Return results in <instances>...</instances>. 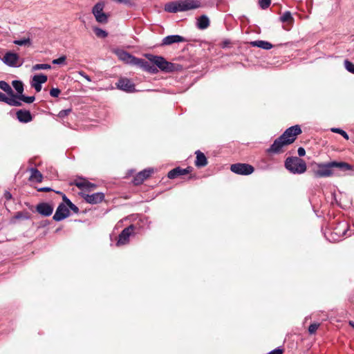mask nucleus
<instances>
[{"instance_id": "obj_1", "label": "nucleus", "mask_w": 354, "mask_h": 354, "mask_svg": "<svg viewBox=\"0 0 354 354\" xmlns=\"http://www.w3.org/2000/svg\"><path fill=\"white\" fill-rule=\"evenodd\" d=\"M312 172L316 178H327L335 174L334 169L346 171L353 170V166L345 162H312Z\"/></svg>"}, {"instance_id": "obj_2", "label": "nucleus", "mask_w": 354, "mask_h": 354, "mask_svg": "<svg viewBox=\"0 0 354 354\" xmlns=\"http://www.w3.org/2000/svg\"><path fill=\"white\" fill-rule=\"evenodd\" d=\"M301 133L299 125L292 126L287 129L284 133L268 149V153H279L283 151V148L292 143L296 140V136Z\"/></svg>"}, {"instance_id": "obj_3", "label": "nucleus", "mask_w": 354, "mask_h": 354, "mask_svg": "<svg viewBox=\"0 0 354 354\" xmlns=\"http://www.w3.org/2000/svg\"><path fill=\"white\" fill-rule=\"evenodd\" d=\"M285 167L292 174H301L307 169L305 161L298 157H288L285 161Z\"/></svg>"}, {"instance_id": "obj_4", "label": "nucleus", "mask_w": 354, "mask_h": 354, "mask_svg": "<svg viewBox=\"0 0 354 354\" xmlns=\"http://www.w3.org/2000/svg\"><path fill=\"white\" fill-rule=\"evenodd\" d=\"M146 57L151 63L154 64L161 71L165 72H171L174 70V64L167 62L161 56H156L153 55H147Z\"/></svg>"}, {"instance_id": "obj_5", "label": "nucleus", "mask_w": 354, "mask_h": 354, "mask_svg": "<svg viewBox=\"0 0 354 354\" xmlns=\"http://www.w3.org/2000/svg\"><path fill=\"white\" fill-rule=\"evenodd\" d=\"M104 2L99 1L92 8V14L95 17L96 21L102 24L108 22L109 17L108 14L104 12Z\"/></svg>"}, {"instance_id": "obj_6", "label": "nucleus", "mask_w": 354, "mask_h": 354, "mask_svg": "<svg viewBox=\"0 0 354 354\" xmlns=\"http://www.w3.org/2000/svg\"><path fill=\"white\" fill-rule=\"evenodd\" d=\"M230 170L236 174L249 175L253 173L254 167L246 163H236L230 166Z\"/></svg>"}, {"instance_id": "obj_7", "label": "nucleus", "mask_w": 354, "mask_h": 354, "mask_svg": "<svg viewBox=\"0 0 354 354\" xmlns=\"http://www.w3.org/2000/svg\"><path fill=\"white\" fill-rule=\"evenodd\" d=\"M133 229L134 226L133 225H131L129 227L124 228L120 234L116 245L120 246L128 243L129 241V236L133 233Z\"/></svg>"}, {"instance_id": "obj_8", "label": "nucleus", "mask_w": 354, "mask_h": 354, "mask_svg": "<svg viewBox=\"0 0 354 354\" xmlns=\"http://www.w3.org/2000/svg\"><path fill=\"white\" fill-rule=\"evenodd\" d=\"M69 216V210L66 205L64 203H61L55 214L53 215V219L56 221H60L66 218H67Z\"/></svg>"}, {"instance_id": "obj_9", "label": "nucleus", "mask_w": 354, "mask_h": 354, "mask_svg": "<svg viewBox=\"0 0 354 354\" xmlns=\"http://www.w3.org/2000/svg\"><path fill=\"white\" fill-rule=\"evenodd\" d=\"M19 57L13 53H7L3 58V62L9 66H19L21 63L19 62Z\"/></svg>"}, {"instance_id": "obj_10", "label": "nucleus", "mask_w": 354, "mask_h": 354, "mask_svg": "<svg viewBox=\"0 0 354 354\" xmlns=\"http://www.w3.org/2000/svg\"><path fill=\"white\" fill-rule=\"evenodd\" d=\"M82 197L88 203L97 204L104 200V195L102 192H97L91 194H83Z\"/></svg>"}, {"instance_id": "obj_11", "label": "nucleus", "mask_w": 354, "mask_h": 354, "mask_svg": "<svg viewBox=\"0 0 354 354\" xmlns=\"http://www.w3.org/2000/svg\"><path fill=\"white\" fill-rule=\"evenodd\" d=\"M202 6L199 0H181L182 12L195 10Z\"/></svg>"}, {"instance_id": "obj_12", "label": "nucleus", "mask_w": 354, "mask_h": 354, "mask_svg": "<svg viewBox=\"0 0 354 354\" xmlns=\"http://www.w3.org/2000/svg\"><path fill=\"white\" fill-rule=\"evenodd\" d=\"M47 80L48 77L46 75H35L32 77L31 86L35 89L37 92H39L41 90V84L45 83Z\"/></svg>"}, {"instance_id": "obj_13", "label": "nucleus", "mask_w": 354, "mask_h": 354, "mask_svg": "<svg viewBox=\"0 0 354 354\" xmlns=\"http://www.w3.org/2000/svg\"><path fill=\"white\" fill-rule=\"evenodd\" d=\"M135 66H138L145 71L149 72L151 73H156L157 72V69L155 66L151 65V64L142 59L137 58L134 62Z\"/></svg>"}, {"instance_id": "obj_14", "label": "nucleus", "mask_w": 354, "mask_h": 354, "mask_svg": "<svg viewBox=\"0 0 354 354\" xmlns=\"http://www.w3.org/2000/svg\"><path fill=\"white\" fill-rule=\"evenodd\" d=\"M117 87L127 92H133L135 91L134 84L127 78H122L118 80Z\"/></svg>"}, {"instance_id": "obj_15", "label": "nucleus", "mask_w": 354, "mask_h": 354, "mask_svg": "<svg viewBox=\"0 0 354 354\" xmlns=\"http://www.w3.org/2000/svg\"><path fill=\"white\" fill-rule=\"evenodd\" d=\"M153 172V169H144L140 171L133 178V183L136 185H138L151 176Z\"/></svg>"}, {"instance_id": "obj_16", "label": "nucleus", "mask_w": 354, "mask_h": 354, "mask_svg": "<svg viewBox=\"0 0 354 354\" xmlns=\"http://www.w3.org/2000/svg\"><path fill=\"white\" fill-rule=\"evenodd\" d=\"M36 209L40 214L49 216L53 212V207L47 203H41L37 205Z\"/></svg>"}, {"instance_id": "obj_17", "label": "nucleus", "mask_w": 354, "mask_h": 354, "mask_svg": "<svg viewBox=\"0 0 354 354\" xmlns=\"http://www.w3.org/2000/svg\"><path fill=\"white\" fill-rule=\"evenodd\" d=\"M165 10L170 13L182 12L181 0L171 1L165 5Z\"/></svg>"}, {"instance_id": "obj_18", "label": "nucleus", "mask_w": 354, "mask_h": 354, "mask_svg": "<svg viewBox=\"0 0 354 354\" xmlns=\"http://www.w3.org/2000/svg\"><path fill=\"white\" fill-rule=\"evenodd\" d=\"M115 53L120 59L124 61L125 63L134 65L136 57L122 50H116Z\"/></svg>"}, {"instance_id": "obj_19", "label": "nucleus", "mask_w": 354, "mask_h": 354, "mask_svg": "<svg viewBox=\"0 0 354 354\" xmlns=\"http://www.w3.org/2000/svg\"><path fill=\"white\" fill-rule=\"evenodd\" d=\"M185 41V39L180 35H169L163 38L162 45L168 46L174 43Z\"/></svg>"}, {"instance_id": "obj_20", "label": "nucleus", "mask_w": 354, "mask_h": 354, "mask_svg": "<svg viewBox=\"0 0 354 354\" xmlns=\"http://www.w3.org/2000/svg\"><path fill=\"white\" fill-rule=\"evenodd\" d=\"M190 171V167H187L186 169H181L180 167H176L172 170H171L167 176L170 179H174L178 176L185 175Z\"/></svg>"}, {"instance_id": "obj_21", "label": "nucleus", "mask_w": 354, "mask_h": 354, "mask_svg": "<svg viewBox=\"0 0 354 354\" xmlns=\"http://www.w3.org/2000/svg\"><path fill=\"white\" fill-rule=\"evenodd\" d=\"M17 118L21 122H28L32 119L31 113L27 110H19L17 112Z\"/></svg>"}, {"instance_id": "obj_22", "label": "nucleus", "mask_w": 354, "mask_h": 354, "mask_svg": "<svg viewBox=\"0 0 354 354\" xmlns=\"http://www.w3.org/2000/svg\"><path fill=\"white\" fill-rule=\"evenodd\" d=\"M196 159L195 161V165L198 167H203L207 165V160L205 154L201 151H196Z\"/></svg>"}, {"instance_id": "obj_23", "label": "nucleus", "mask_w": 354, "mask_h": 354, "mask_svg": "<svg viewBox=\"0 0 354 354\" xmlns=\"http://www.w3.org/2000/svg\"><path fill=\"white\" fill-rule=\"evenodd\" d=\"M9 97H6L5 103L14 106H19L21 105L20 102L19 95H15L13 93V95H8Z\"/></svg>"}, {"instance_id": "obj_24", "label": "nucleus", "mask_w": 354, "mask_h": 354, "mask_svg": "<svg viewBox=\"0 0 354 354\" xmlns=\"http://www.w3.org/2000/svg\"><path fill=\"white\" fill-rule=\"evenodd\" d=\"M196 25L201 30L206 29L209 26V19L206 15H201L198 18Z\"/></svg>"}, {"instance_id": "obj_25", "label": "nucleus", "mask_w": 354, "mask_h": 354, "mask_svg": "<svg viewBox=\"0 0 354 354\" xmlns=\"http://www.w3.org/2000/svg\"><path fill=\"white\" fill-rule=\"evenodd\" d=\"M250 45L255 47H259L262 49L269 50L272 48V44L268 41L263 40H257L250 42Z\"/></svg>"}, {"instance_id": "obj_26", "label": "nucleus", "mask_w": 354, "mask_h": 354, "mask_svg": "<svg viewBox=\"0 0 354 354\" xmlns=\"http://www.w3.org/2000/svg\"><path fill=\"white\" fill-rule=\"evenodd\" d=\"M30 180L35 181L37 183H40L42 180V174L41 172L35 168H31L30 169Z\"/></svg>"}, {"instance_id": "obj_27", "label": "nucleus", "mask_w": 354, "mask_h": 354, "mask_svg": "<svg viewBox=\"0 0 354 354\" xmlns=\"http://www.w3.org/2000/svg\"><path fill=\"white\" fill-rule=\"evenodd\" d=\"M280 21L283 23L288 22L292 24L294 21V19L292 17L291 12L286 11L280 17Z\"/></svg>"}, {"instance_id": "obj_28", "label": "nucleus", "mask_w": 354, "mask_h": 354, "mask_svg": "<svg viewBox=\"0 0 354 354\" xmlns=\"http://www.w3.org/2000/svg\"><path fill=\"white\" fill-rule=\"evenodd\" d=\"M75 185L80 189H88L93 187L95 185L85 180H81L75 182Z\"/></svg>"}, {"instance_id": "obj_29", "label": "nucleus", "mask_w": 354, "mask_h": 354, "mask_svg": "<svg viewBox=\"0 0 354 354\" xmlns=\"http://www.w3.org/2000/svg\"><path fill=\"white\" fill-rule=\"evenodd\" d=\"M0 88L5 91L8 95H13V91L11 86L5 81H0Z\"/></svg>"}, {"instance_id": "obj_30", "label": "nucleus", "mask_w": 354, "mask_h": 354, "mask_svg": "<svg viewBox=\"0 0 354 354\" xmlns=\"http://www.w3.org/2000/svg\"><path fill=\"white\" fill-rule=\"evenodd\" d=\"M12 84L19 95H21L23 93L24 84L21 81L14 80L12 81Z\"/></svg>"}, {"instance_id": "obj_31", "label": "nucleus", "mask_w": 354, "mask_h": 354, "mask_svg": "<svg viewBox=\"0 0 354 354\" xmlns=\"http://www.w3.org/2000/svg\"><path fill=\"white\" fill-rule=\"evenodd\" d=\"M93 31L95 35L98 37L104 38L108 35L107 32L105 30L97 27L94 28Z\"/></svg>"}, {"instance_id": "obj_32", "label": "nucleus", "mask_w": 354, "mask_h": 354, "mask_svg": "<svg viewBox=\"0 0 354 354\" xmlns=\"http://www.w3.org/2000/svg\"><path fill=\"white\" fill-rule=\"evenodd\" d=\"M51 66L47 64H37L32 66V71L50 69Z\"/></svg>"}, {"instance_id": "obj_33", "label": "nucleus", "mask_w": 354, "mask_h": 354, "mask_svg": "<svg viewBox=\"0 0 354 354\" xmlns=\"http://www.w3.org/2000/svg\"><path fill=\"white\" fill-rule=\"evenodd\" d=\"M14 44L18 46H26L30 45L31 41L29 38H24L21 39L15 40Z\"/></svg>"}, {"instance_id": "obj_34", "label": "nucleus", "mask_w": 354, "mask_h": 354, "mask_svg": "<svg viewBox=\"0 0 354 354\" xmlns=\"http://www.w3.org/2000/svg\"><path fill=\"white\" fill-rule=\"evenodd\" d=\"M19 97L20 100H22L23 102L28 103V104H30V103L33 102L35 99L34 96L26 97V96L24 95L23 94L19 95Z\"/></svg>"}, {"instance_id": "obj_35", "label": "nucleus", "mask_w": 354, "mask_h": 354, "mask_svg": "<svg viewBox=\"0 0 354 354\" xmlns=\"http://www.w3.org/2000/svg\"><path fill=\"white\" fill-rule=\"evenodd\" d=\"M344 66L348 71L354 74V64L351 62L345 60Z\"/></svg>"}, {"instance_id": "obj_36", "label": "nucleus", "mask_w": 354, "mask_h": 354, "mask_svg": "<svg viewBox=\"0 0 354 354\" xmlns=\"http://www.w3.org/2000/svg\"><path fill=\"white\" fill-rule=\"evenodd\" d=\"M331 131L334 133H337L342 135L346 140H348L349 137L346 131H344L342 129H338V128H332Z\"/></svg>"}, {"instance_id": "obj_37", "label": "nucleus", "mask_w": 354, "mask_h": 354, "mask_svg": "<svg viewBox=\"0 0 354 354\" xmlns=\"http://www.w3.org/2000/svg\"><path fill=\"white\" fill-rule=\"evenodd\" d=\"M271 3V0H259V4L262 9L268 8Z\"/></svg>"}, {"instance_id": "obj_38", "label": "nucleus", "mask_w": 354, "mask_h": 354, "mask_svg": "<svg viewBox=\"0 0 354 354\" xmlns=\"http://www.w3.org/2000/svg\"><path fill=\"white\" fill-rule=\"evenodd\" d=\"M319 326V324L313 323L311 324L308 327V332L310 334H315Z\"/></svg>"}, {"instance_id": "obj_39", "label": "nucleus", "mask_w": 354, "mask_h": 354, "mask_svg": "<svg viewBox=\"0 0 354 354\" xmlns=\"http://www.w3.org/2000/svg\"><path fill=\"white\" fill-rule=\"evenodd\" d=\"M66 56L63 55L57 59H53L52 61V63L53 64H62L64 63V62L66 61Z\"/></svg>"}, {"instance_id": "obj_40", "label": "nucleus", "mask_w": 354, "mask_h": 354, "mask_svg": "<svg viewBox=\"0 0 354 354\" xmlns=\"http://www.w3.org/2000/svg\"><path fill=\"white\" fill-rule=\"evenodd\" d=\"M60 93L61 91L57 88H53L50 91V95L53 97H57Z\"/></svg>"}, {"instance_id": "obj_41", "label": "nucleus", "mask_w": 354, "mask_h": 354, "mask_svg": "<svg viewBox=\"0 0 354 354\" xmlns=\"http://www.w3.org/2000/svg\"><path fill=\"white\" fill-rule=\"evenodd\" d=\"M70 111H71L70 109L62 110L61 111H59L58 116L60 118H64V117L66 116Z\"/></svg>"}, {"instance_id": "obj_42", "label": "nucleus", "mask_w": 354, "mask_h": 354, "mask_svg": "<svg viewBox=\"0 0 354 354\" xmlns=\"http://www.w3.org/2000/svg\"><path fill=\"white\" fill-rule=\"evenodd\" d=\"M79 75L85 78L88 82H91V79L88 75H87L84 71H81L78 72Z\"/></svg>"}, {"instance_id": "obj_43", "label": "nucleus", "mask_w": 354, "mask_h": 354, "mask_svg": "<svg viewBox=\"0 0 354 354\" xmlns=\"http://www.w3.org/2000/svg\"><path fill=\"white\" fill-rule=\"evenodd\" d=\"M282 353H283V350L279 348H275L273 351L269 352L268 354H282Z\"/></svg>"}, {"instance_id": "obj_44", "label": "nucleus", "mask_w": 354, "mask_h": 354, "mask_svg": "<svg viewBox=\"0 0 354 354\" xmlns=\"http://www.w3.org/2000/svg\"><path fill=\"white\" fill-rule=\"evenodd\" d=\"M298 155L300 156V157H302V156H304L305 154H306V151L305 149L303 148V147H299L298 149Z\"/></svg>"}, {"instance_id": "obj_45", "label": "nucleus", "mask_w": 354, "mask_h": 354, "mask_svg": "<svg viewBox=\"0 0 354 354\" xmlns=\"http://www.w3.org/2000/svg\"><path fill=\"white\" fill-rule=\"evenodd\" d=\"M68 207L75 213H77L79 212L78 207L73 203H71Z\"/></svg>"}, {"instance_id": "obj_46", "label": "nucleus", "mask_w": 354, "mask_h": 354, "mask_svg": "<svg viewBox=\"0 0 354 354\" xmlns=\"http://www.w3.org/2000/svg\"><path fill=\"white\" fill-rule=\"evenodd\" d=\"M51 190H52L51 188L48 187H41V188L38 189L39 192H49Z\"/></svg>"}, {"instance_id": "obj_47", "label": "nucleus", "mask_w": 354, "mask_h": 354, "mask_svg": "<svg viewBox=\"0 0 354 354\" xmlns=\"http://www.w3.org/2000/svg\"><path fill=\"white\" fill-rule=\"evenodd\" d=\"M7 96L4 95L3 93L0 92V102H5Z\"/></svg>"}, {"instance_id": "obj_48", "label": "nucleus", "mask_w": 354, "mask_h": 354, "mask_svg": "<svg viewBox=\"0 0 354 354\" xmlns=\"http://www.w3.org/2000/svg\"><path fill=\"white\" fill-rule=\"evenodd\" d=\"M4 197L7 199V200H10L12 198V195L9 192H6L4 193Z\"/></svg>"}, {"instance_id": "obj_49", "label": "nucleus", "mask_w": 354, "mask_h": 354, "mask_svg": "<svg viewBox=\"0 0 354 354\" xmlns=\"http://www.w3.org/2000/svg\"><path fill=\"white\" fill-rule=\"evenodd\" d=\"M66 207H69L71 203H73L68 198L64 202Z\"/></svg>"}, {"instance_id": "obj_50", "label": "nucleus", "mask_w": 354, "mask_h": 354, "mask_svg": "<svg viewBox=\"0 0 354 354\" xmlns=\"http://www.w3.org/2000/svg\"><path fill=\"white\" fill-rule=\"evenodd\" d=\"M348 324H349V325H350L351 326H352L353 328H354V322H353V321H349Z\"/></svg>"}, {"instance_id": "obj_51", "label": "nucleus", "mask_w": 354, "mask_h": 354, "mask_svg": "<svg viewBox=\"0 0 354 354\" xmlns=\"http://www.w3.org/2000/svg\"><path fill=\"white\" fill-rule=\"evenodd\" d=\"M67 199H68V198L65 195H64L63 196V201H64V202H65Z\"/></svg>"}]
</instances>
